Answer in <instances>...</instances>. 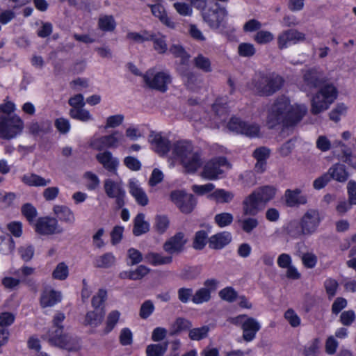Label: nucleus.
<instances>
[{
  "label": "nucleus",
  "instance_id": "obj_53",
  "mask_svg": "<svg viewBox=\"0 0 356 356\" xmlns=\"http://www.w3.org/2000/svg\"><path fill=\"white\" fill-rule=\"evenodd\" d=\"M256 53L254 44L248 42L241 43L238 47V54L242 57H252Z\"/></svg>",
  "mask_w": 356,
  "mask_h": 356
},
{
  "label": "nucleus",
  "instance_id": "obj_11",
  "mask_svg": "<svg viewBox=\"0 0 356 356\" xmlns=\"http://www.w3.org/2000/svg\"><path fill=\"white\" fill-rule=\"evenodd\" d=\"M124 141V136L122 132L114 131L111 134L93 139L90 146L96 150L104 148H117Z\"/></svg>",
  "mask_w": 356,
  "mask_h": 356
},
{
  "label": "nucleus",
  "instance_id": "obj_39",
  "mask_svg": "<svg viewBox=\"0 0 356 356\" xmlns=\"http://www.w3.org/2000/svg\"><path fill=\"white\" fill-rule=\"evenodd\" d=\"M192 327L191 321L184 318H178L171 326L170 334L175 335L189 330Z\"/></svg>",
  "mask_w": 356,
  "mask_h": 356
},
{
  "label": "nucleus",
  "instance_id": "obj_40",
  "mask_svg": "<svg viewBox=\"0 0 356 356\" xmlns=\"http://www.w3.org/2000/svg\"><path fill=\"white\" fill-rule=\"evenodd\" d=\"M237 222L242 230L246 234H250L259 225V221L253 217H248L243 219H239Z\"/></svg>",
  "mask_w": 356,
  "mask_h": 356
},
{
  "label": "nucleus",
  "instance_id": "obj_57",
  "mask_svg": "<svg viewBox=\"0 0 356 356\" xmlns=\"http://www.w3.org/2000/svg\"><path fill=\"white\" fill-rule=\"evenodd\" d=\"M259 131L260 127L258 124L245 122L241 134L245 135L248 137H256L259 135Z\"/></svg>",
  "mask_w": 356,
  "mask_h": 356
},
{
  "label": "nucleus",
  "instance_id": "obj_49",
  "mask_svg": "<svg viewBox=\"0 0 356 356\" xmlns=\"http://www.w3.org/2000/svg\"><path fill=\"white\" fill-rule=\"evenodd\" d=\"M208 240V234L205 231H198L195 234L193 247L195 250H202L206 245Z\"/></svg>",
  "mask_w": 356,
  "mask_h": 356
},
{
  "label": "nucleus",
  "instance_id": "obj_20",
  "mask_svg": "<svg viewBox=\"0 0 356 356\" xmlns=\"http://www.w3.org/2000/svg\"><path fill=\"white\" fill-rule=\"evenodd\" d=\"M62 300V293L60 291L47 287L43 289L40 298L42 307H50L60 302Z\"/></svg>",
  "mask_w": 356,
  "mask_h": 356
},
{
  "label": "nucleus",
  "instance_id": "obj_42",
  "mask_svg": "<svg viewBox=\"0 0 356 356\" xmlns=\"http://www.w3.org/2000/svg\"><path fill=\"white\" fill-rule=\"evenodd\" d=\"M168 348V343L148 345L146 348L147 356H163Z\"/></svg>",
  "mask_w": 356,
  "mask_h": 356
},
{
  "label": "nucleus",
  "instance_id": "obj_64",
  "mask_svg": "<svg viewBox=\"0 0 356 356\" xmlns=\"http://www.w3.org/2000/svg\"><path fill=\"white\" fill-rule=\"evenodd\" d=\"M22 212L29 221H32L37 216L36 209L30 203L24 204Z\"/></svg>",
  "mask_w": 356,
  "mask_h": 356
},
{
  "label": "nucleus",
  "instance_id": "obj_15",
  "mask_svg": "<svg viewBox=\"0 0 356 356\" xmlns=\"http://www.w3.org/2000/svg\"><path fill=\"white\" fill-rule=\"evenodd\" d=\"M188 241V238L182 232H178L168 239L163 245V250L172 256L181 253Z\"/></svg>",
  "mask_w": 356,
  "mask_h": 356
},
{
  "label": "nucleus",
  "instance_id": "obj_6",
  "mask_svg": "<svg viewBox=\"0 0 356 356\" xmlns=\"http://www.w3.org/2000/svg\"><path fill=\"white\" fill-rule=\"evenodd\" d=\"M44 339L47 340L51 346L68 350H76L79 347L78 339L65 332L63 327L49 330Z\"/></svg>",
  "mask_w": 356,
  "mask_h": 356
},
{
  "label": "nucleus",
  "instance_id": "obj_18",
  "mask_svg": "<svg viewBox=\"0 0 356 356\" xmlns=\"http://www.w3.org/2000/svg\"><path fill=\"white\" fill-rule=\"evenodd\" d=\"M202 151L195 147L181 164L188 172H195L202 165Z\"/></svg>",
  "mask_w": 356,
  "mask_h": 356
},
{
  "label": "nucleus",
  "instance_id": "obj_60",
  "mask_svg": "<svg viewBox=\"0 0 356 356\" xmlns=\"http://www.w3.org/2000/svg\"><path fill=\"white\" fill-rule=\"evenodd\" d=\"M245 123V122L242 121L240 118L233 117L229 120L227 124V127L232 131L241 134L243 129L244 128Z\"/></svg>",
  "mask_w": 356,
  "mask_h": 356
},
{
  "label": "nucleus",
  "instance_id": "obj_17",
  "mask_svg": "<svg viewBox=\"0 0 356 356\" xmlns=\"http://www.w3.org/2000/svg\"><path fill=\"white\" fill-rule=\"evenodd\" d=\"M35 231L40 234L49 235L61 233L63 229L56 218L46 217L38 219L35 224Z\"/></svg>",
  "mask_w": 356,
  "mask_h": 356
},
{
  "label": "nucleus",
  "instance_id": "obj_2",
  "mask_svg": "<svg viewBox=\"0 0 356 356\" xmlns=\"http://www.w3.org/2000/svg\"><path fill=\"white\" fill-rule=\"evenodd\" d=\"M276 191V188L272 186H264L257 188L243 200V214L245 216L257 215L269 201L275 197Z\"/></svg>",
  "mask_w": 356,
  "mask_h": 356
},
{
  "label": "nucleus",
  "instance_id": "obj_54",
  "mask_svg": "<svg viewBox=\"0 0 356 356\" xmlns=\"http://www.w3.org/2000/svg\"><path fill=\"white\" fill-rule=\"evenodd\" d=\"M179 72L186 86L193 89L194 85L197 81L196 75L193 72L186 69H180Z\"/></svg>",
  "mask_w": 356,
  "mask_h": 356
},
{
  "label": "nucleus",
  "instance_id": "obj_31",
  "mask_svg": "<svg viewBox=\"0 0 356 356\" xmlns=\"http://www.w3.org/2000/svg\"><path fill=\"white\" fill-rule=\"evenodd\" d=\"M104 315V308L88 312L86 315L84 324L91 327H97L102 323Z\"/></svg>",
  "mask_w": 356,
  "mask_h": 356
},
{
  "label": "nucleus",
  "instance_id": "obj_32",
  "mask_svg": "<svg viewBox=\"0 0 356 356\" xmlns=\"http://www.w3.org/2000/svg\"><path fill=\"white\" fill-rule=\"evenodd\" d=\"M153 36V31L142 30L140 32L129 31L126 35V39L134 43H143L150 41Z\"/></svg>",
  "mask_w": 356,
  "mask_h": 356
},
{
  "label": "nucleus",
  "instance_id": "obj_14",
  "mask_svg": "<svg viewBox=\"0 0 356 356\" xmlns=\"http://www.w3.org/2000/svg\"><path fill=\"white\" fill-rule=\"evenodd\" d=\"M171 200L177 206L182 213H191L196 204L194 196L181 191H175L171 193Z\"/></svg>",
  "mask_w": 356,
  "mask_h": 356
},
{
  "label": "nucleus",
  "instance_id": "obj_27",
  "mask_svg": "<svg viewBox=\"0 0 356 356\" xmlns=\"http://www.w3.org/2000/svg\"><path fill=\"white\" fill-rule=\"evenodd\" d=\"M144 260L146 263L153 266H158L170 264L172 262V257L152 251L145 254Z\"/></svg>",
  "mask_w": 356,
  "mask_h": 356
},
{
  "label": "nucleus",
  "instance_id": "obj_30",
  "mask_svg": "<svg viewBox=\"0 0 356 356\" xmlns=\"http://www.w3.org/2000/svg\"><path fill=\"white\" fill-rule=\"evenodd\" d=\"M327 173L330 176V179H332L339 182L346 181L349 177L346 166L339 163L332 165Z\"/></svg>",
  "mask_w": 356,
  "mask_h": 356
},
{
  "label": "nucleus",
  "instance_id": "obj_44",
  "mask_svg": "<svg viewBox=\"0 0 356 356\" xmlns=\"http://www.w3.org/2000/svg\"><path fill=\"white\" fill-rule=\"evenodd\" d=\"M211 296L209 293V290L203 287L197 289L195 293H193L192 298V302L194 304L200 305L204 302H207L210 300Z\"/></svg>",
  "mask_w": 356,
  "mask_h": 356
},
{
  "label": "nucleus",
  "instance_id": "obj_41",
  "mask_svg": "<svg viewBox=\"0 0 356 356\" xmlns=\"http://www.w3.org/2000/svg\"><path fill=\"white\" fill-rule=\"evenodd\" d=\"M70 116L82 122H88L93 120V116L90 113L88 110L83 108H71L69 112Z\"/></svg>",
  "mask_w": 356,
  "mask_h": 356
},
{
  "label": "nucleus",
  "instance_id": "obj_35",
  "mask_svg": "<svg viewBox=\"0 0 356 356\" xmlns=\"http://www.w3.org/2000/svg\"><path fill=\"white\" fill-rule=\"evenodd\" d=\"M234 197V194L231 191H227L224 189H217L210 195V198L219 203H229Z\"/></svg>",
  "mask_w": 356,
  "mask_h": 356
},
{
  "label": "nucleus",
  "instance_id": "obj_8",
  "mask_svg": "<svg viewBox=\"0 0 356 356\" xmlns=\"http://www.w3.org/2000/svg\"><path fill=\"white\" fill-rule=\"evenodd\" d=\"M227 15L228 12L226 8L220 7L217 3L202 13L204 21L213 29L225 28Z\"/></svg>",
  "mask_w": 356,
  "mask_h": 356
},
{
  "label": "nucleus",
  "instance_id": "obj_51",
  "mask_svg": "<svg viewBox=\"0 0 356 356\" xmlns=\"http://www.w3.org/2000/svg\"><path fill=\"white\" fill-rule=\"evenodd\" d=\"M120 316V313L117 310L112 311L108 314L106 318V327L104 330L105 334L111 332L118 322Z\"/></svg>",
  "mask_w": 356,
  "mask_h": 356
},
{
  "label": "nucleus",
  "instance_id": "obj_43",
  "mask_svg": "<svg viewBox=\"0 0 356 356\" xmlns=\"http://www.w3.org/2000/svg\"><path fill=\"white\" fill-rule=\"evenodd\" d=\"M152 13L154 16L158 17L162 23L168 26H172V22L168 17L163 7L161 5H154L151 7Z\"/></svg>",
  "mask_w": 356,
  "mask_h": 356
},
{
  "label": "nucleus",
  "instance_id": "obj_62",
  "mask_svg": "<svg viewBox=\"0 0 356 356\" xmlns=\"http://www.w3.org/2000/svg\"><path fill=\"white\" fill-rule=\"evenodd\" d=\"M178 299L183 303H187L190 300H192L193 290L191 288L182 287L178 289Z\"/></svg>",
  "mask_w": 356,
  "mask_h": 356
},
{
  "label": "nucleus",
  "instance_id": "obj_7",
  "mask_svg": "<svg viewBox=\"0 0 356 356\" xmlns=\"http://www.w3.org/2000/svg\"><path fill=\"white\" fill-rule=\"evenodd\" d=\"M24 127L23 120L17 115H0V138L13 139L22 132Z\"/></svg>",
  "mask_w": 356,
  "mask_h": 356
},
{
  "label": "nucleus",
  "instance_id": "obj_59",
  "mask_svg": "<svg viewBox=\"0 0 356 356\" xmlns=\"http://www.w3.org/2000/svg\"><path fill=\"white\" fill-rule=\"evenodd\" d=\"M107 292L104 289H99L97 293L92 297V305L95 309H100L101 305L106 300ZM102 307H101L102 309Z\"/></svg>",
  "mask_w": 356,
  "mask_h": 356
},
{
  "label": "nucleus",
  "instance_id": "obj_16",
  "mask_svg": "<svg viewBox=\"0 0 356 356\" xmlns=\"http://www.w3.org/2000/svg\"><path fill=\"white\" fill-rule=\"evenodd\" d=\"M305 35L304 33L296 30L289 29L282 32L277 37V45L279 49L287 48L291 44H296L304 41Z\"/></svg>",
  "mask_w": 356,
  "mask_h": 356
},
{
  "label": "nucleus",
  "instance_id": "obj_45",
  "mask_svg": "<svg viewBox=\"0 0 356 356\" xmlns=\"http://www.w3.org/2000/svg\"><path fill=\"white\" fill-rule=\"evenodd\" d=\"M51 128V122L49 121L46 122H32L29 129L31 134L38 135L47 132Z\"/></svg>",
  "mask_w": 356,
  "mask_h": 356
},
{
  "label": "nucleus",
  "instance_id": "obj_12",
  "mask_svg": "<svg viewBox=\"0 0 356 356\" xmlns=\"http://www.w3.org/2000/svg\"><path fill=\"white\" fill-rule=\"evenodd\" d=\"M104 188L106 195L115 199L118 209L122 208L125 204L126 192L120 181H114L111 179L104 181Z\"/></svg>",
  "mask_w": 356,
  "mask_h": 356
},
{
  "label": "nucleus",
  "instance_id": "obj_22",
  "mask_svg": "<svg viewBox=\"0 0 356 356\" xmlns=\"http://www.w3.org/2000/svg\"><path fill=\"white\" fill-rule=\"evenodd\" d=\"M260 328V323L255 318H246L242 323L243 339L247 342L252 341Z\"/></svg>",
  "mask_w": 356,
  "mask_h": 356
},
{
  "label": "nucleus",
  "instance_id": "obj_28",
  "mask_svg": "<svg viewBox=\"0 0 356 356\" xmlns=\"http://www.w3.org/2000/svg\"><path fill=\"white\" fill-rule=\"evenodd\" d=\"M22 181L31 187H45L51 182L50 179H45L35 173H27L21 178Z\"/></svg>",
  "mask_w": 356,
  "mask_h": 356
},
{
  "label": "nucleus",
  "instance_id": "obj_25",
  "mask_svg": "<svg viewBox=\"0 0 356 356\" xmlns=\"http://www.w3.org/2000/svg\"><path fill=\"white\" fill-rule=\"evenodd\" d=\"M232 240L229 232H222L211 236L209 240V247L213 250H220L228 245Z\"/></svg>",
  "mask_w": 356,
  "mask_h": 356
},
{
  "label": "nucleus",
  "instance_id": "obj_24",
  "mask_svg": "<svg viewBox=\"0 0 356 356\" xmlns=\"http://www.w3.org/2000/svg\"><path fill=\"white\" fill-rule=\"evenodd\" d=\"M194 148L195 147L190 141L179 140L172 146V152L175 158L181 163Z\"/></svg>",
  "mask_w": 356,
  "mask_h": 356
},
{
  "label": "nucleus",
  "instance_id": "obj_13",
  "mask_svg": "<svg viewBox=\"0 0 356 356\" xmlns=\"http://www.w3.org/2000/svg\"><path fill=\"white\" fill-rule=\"evenodd\" d=\"M325 82L323 72L316 68L302 71V83L301 88L307 91L322 86Z\"/></svg>",
  "mask_w": 356,
  "mask_h": 356
},
{
  "label": "nucleus",
  "instance_id": "obj_38",
  "mask_svg": "<svg viewBox=\"0 0 356 356\" xmlns=\"http://www.w3.org/2000/svg\"><path fill=\"white\" fill-rule=\"evenodd\" d=\"M116 22L112 15H102L98 20V27L103 31L109 32L115 30Z\"/></svg>",
  "mask_w": 356,
  "mask_h": 356
},
{
  "label": "nucleus",
  "instance_id": "obj_5",
  "mask_svg": "<svg viewBox=\"0 0 356 356\" xmlns=\"http://www.w3.org/2000/svg\"><path fill=\"white\" fill-rule=\"evenodd\" d=\"M283 79L278 75L256 74L252 80L253 88L261 95L270 96L279 90L283 85Z\"/></svg>",
  "mask_w": 356,
  "mask_h": 356
},
{
  "label": "nucleus",
  "instance_id": "obj_63",
  "mask_svg": "<svg viewBox=\"0 0 356 356\" xmlns=\"http://www.w3.org/2000/svg\"><path fill=\"white\" fill-rule=\"evenodd\" d=\"M150 269L144 265H140L134 270H131L130 280H138L142 279L144 276L147 275Z\"/></svg>",
  "mask_w": 356,
  "mask_h": 356
},
{
  "label": "nucleus",
  "instance_id": "obj_48",
  "mask_svg": "<svg viewBox=\"0 0 356 356\" xmlns=\"http://www.w3.org/2000/svg\"><path fill=\"white\" fill-rule=\"evenodd\" d=\"M115 261V258L112 253L108 252L96 258L95 266L98 268H109Z\"/></svg>",
  "mask_w": 356,
  "mask_h": 356
},
{
  "label": "nucleus",
  "instance_id": "obj_61",
  "mask_svg": "<svg viewBox=\"0 0 356 356\" xmlns=\"http://www.w3.org/2000/svg\"><path fill=\"white\" fill-rule=\"evenodd\" d=\"M356 316L353 310L343 312L339 318L341 323L344 326H350L355 321Z\"/></svg>",
  "mask_w": 356,
  "mask_h": 356
},
{
  "label": "nucleus",
  "instance_id": "obj_29",
  "mask_svg": "<svg viewBox=\"0 0 356 356\" xmlns=\"http://www.w3.org/2000/svg\"><path fill=\"white\" fill-rule=\"evenodd\" d=\"M54 213L60 220L69 225H73L76 218L73 211L65 205H55L53 207Z\"/></svg>",
  "mask_w": 356,
  "mask_h": 356
},
{
  "label": "nucleus",
  "instance_id": "obj_19",
  "mask_svg": "<svg viewBox=\"0 0 356 356\" xmlns=\"http://www.w3.org/2000/svg\"><path fill=\"white\" fill-rule=\"evenodd\" d=\"M97 161L110 173L117 175L119 161L108 150L98 153L95 156Z\"/></svg>",
  "mask_w": 356,
  "mask_h": 356
},
{
  "label": "nucleus",
  "instance_id": "obj_46",
  "mask_svg": "<svg viewBox=\"0 0 356 356\" xmlns=\"http://www.w3.org/2000/svg\"><path fill=\"white\" fill-rule=\"evenodd\" d=\"M69 275V268L64 262H60L52 272V277L57 280H65Z\"/></svg>",
  "mask_w": 356,
  "mask_h": 356
},
{
  "label": "nucleus",
  "instance_id": "obj_34",
  "mask_svg": "<svg viewBox=\"0 0 356 356\" xmlns=\"http://www.w3.org/2000/svg\"><path fill=\"white\" fill-rule=\"evenodd\" d=\"M149 229V223L145 220V215L138 213L134 219L133 233L135 236H140L147 232Z\"/></svg>",
  "mask_w": 356,
  "mask_h": 356
},
{
  "label": "nucleus",
  "instance_id": "obj_23",
  "mask_svg": "<svg viewBox=\"0 0 356 356\" xmlns=\"http://www.w3.org/2000/svg\"><path fill=\"white\" fill-rule=\"evenodd\" d=\"M285 202L288 207H293L306 204L307 197L302 194L300 189H287L284 193Z\"/></svg>",
  "mask_w": 356,
  "mask_h": 356
},
{
  "label": "nucleus",
  "instance_id": "obj_9",
  "mask_svg": "<svg viewBox=\"0 0 356 356\" xmlns=\"http://www.w3.org/2000/svg\"><path fill=\"white\" fill-rule=\"evenodd\" d=\"M230 168V165L225 157H216L207 161L201 172V177L208 180H216L224 174V168Z\"/></svg>",
  "mask_w": 356,
  "mask_h": 356
},
{
  "label": "nucleus",
  "instance_id": "obj_3",
  "mask_svg": "<svg viewBox=\"0 0 356 356\" xmlns=\"http://www.w3.org/2000/svg\"><path fill=\"white\" fill-rule=\"evenodd\" d=\"M321 222L319 211L309 209L302 215L298 223L292 222L289 225L288 233L296 238L311 236L317 232Z\"/></svg>",
  "mask_w": 356,
  "mask_h": 356
},
{
  "label": "nucleus",
  "instance_id": "obj_33",
  "mask_svg": "<svg viewBox=\"0 0 356 356\" xmlns=\"http://www.w3.org/2000/svg\"><path fill=\"white\" fill-rule=\"evenodd\" d=\"M212 108L216 115L215 120L216 122H225L228 115V109L225 104L220 99H218L213 104Z\"/></svg>",
  "mask_w": 356,
  "mask_h": 356
},
{
  "label": "nucleus",
  "instance_id": "obj_37",
  "mask_svg": "<svg viewBox=\"0 0 356 356\" xmlns=\"http://www.w3.org/2000/svg\"><path fill=\"white\" fill-rule=\"evenodd\" d=\"M193 64L197 69L208 73L212 71L211 62L208 57L199 54L193 58Z\"/></svg>",
  "mask_w": 356,
  "mask_h": 356
},
{
  "label": "nucleus",
  "instance_id": "obj_56",
  "mask_svg": "<svg viewBox=\"0 0 356 356\" xmlns=\"http://www.w3.org/2000/svg\"><path fill=\"white\" fill-rule=\"evenodd\" d=\"M273 39V34L268 31H259L254 37V41L261 44L268 43Z\"/></svg>",
  "mask_w": 356,
  "mask_h": 356
},
{
  "label": "nucleus",
  "instance_id": "obj_21",
  "mask_svg": "<svg viewBox=\"0 0 356 356\" xmlns=\"http://www.w3.org/2000/svg\"><path fill=\"white\" fill-rule=\"evenodd\" d=\"M149 141L153 149L160 155H165L170 150V141L159 133H151L149 136Z\"/></svg>",
  "mask_w": 356,
  "mask_h": 356
},
{
  "label": "nucleus",
  "instance_id": "obj_4",
  "mask_svg": "<svg viewBox=\"0 0 356 356\" xmlns=\"http://www.w3.org/2000/svg\"><path fill=\"white\" fill-rule=\"evenodd\" d=\"M337 97V90L332 84L323 85L312 99L311 112L316 115L327 110Z\"/></svg>",
  "mask_w": 356,
  "mask_h": 356
},
{
  "label": "nucleus",
  "instance_id": "obj_55",
  "mask_svg": "<svg viewBox=\"0 0 356 356\" xmlns=\"http://www.w3.org/2000/svg\"><path fill=\"white\" fill-rule=\"evenodd\" d=\"M214 219L219 227H224L232 222L234 217L231 213L225 212L216 215Z\"/></svg>",
  "mask_w": 356,
  "mask_h": 356
},
{
  "label": "nucleus",
  "instance_id": "obj_50",
  "mask_svg": "<svg viewBox=\"0 0 356 356\" xmlns=\"http://www.w3.org/2000/svg\"><path fill=\"white\" fill-rule=\"evenodd\" d=\"M170 52L177 58H180L181 63L183 65L188 63L189 55L185 51L184 48L179 44H172L170 49Z\"/></svg>",
  "mask_w": 356,
  "mask_h": 356
},
{
  "label": "nucleus",
  "instance_id": "obj_26",
  "mask_svg": "<svg viewBox=\"0 0 356 356\" xmlns=\"http://www.w3.org/2000/svg\"><path fill=\"white\" fill-rule=\"evenodd\" d=\"M129 189L130 194L138 204L146 206L148 204V197L137 180L131 179L129 181Z\"/></svg>",
  "mask_w": 356,
  "mask_h": 356
},
{
  "label": "nucleus",
  "instance_id": "obj_47",
  "mask_svg": "<svg viewBox=\"0 0 356 356\" xmlns=\"http://www.w3.org/2000/svg\"><path fill=\"white\" fill-rule=\"evenodd\" d=\"M30 280L25 279H17L12 277H5L1 280V284L6 289L14 290L16 289L21 282H24L27 285H30Z\"/></svg>",
  "mask_w": 356,
  "mask_h": 356
},
{
  "label": "nucleus",
  "instance_id": "obj_52",
  "mask_svg": "<svg viewBox=\"0 0 356 356\" xmlns=\"http://www.w3.org/2000/svg\"><path fill=\"white\" fill-rule=\"evenodd\" d=\"M209 331V327L204 325L201 327L191 329L188 336L191 340L200 341L207 337Z\"/></svg>",
  "mask_w": 356,
  "mask_h": 356
},
{
  "label": "nucleus",
  "instance_id": "obj_36",
  "mask_svg": "<svg viewBox=\"0 0 356 356\" xmlns=\"http://www.w3.org/2000/svg\"><path fill=\"white\" fill-rule=\"evenodd\" d=\"M150 41L153 42V47L159 54H164L168 49L165 37L160 33L153 32Z\"/></svg>",
  "mask_w": 356,
  "mask_h": 356
},
{
  "label": "nucleus",
  "instance_id": "obj_1",
  "mask_svg": "<svg viewBox=\"0 0 356 356\" xmlns=\"http://www.w3.org/2000/svg\"><path fill=\"white\" fill-rule=\"evenodd\" d=\"M307 107L304 104H291L286 96L277 97L268 110L267 124L270 128L277 125L293 126L306 115Z\"/></svg>",
  "mask_w": 356,
  "mask_h": 356
},
{
  "label": "nucleus",
  "instance_id": "obj_58",
  "mask_svg": "<svg viewBox=\"0 0 356 356\" xmlns=\"http://www.w3.org/2000/svg\"><path fill=\"white\" fill-rule=\"evenodd\" d=\"M302 264L307 268H313L317 264V257L312 252H305L301 257Z\"/></svg>",
  "mask_w": 356,
  "mask_h": 356
},
{
  "label": "nucleus",
  "instance_id": "obj_10",
  "mask_svg": "<svg viewBox=\"0 0 356 356\" xmlns=\"http://www.w3.org/2000/svg\"><path fill=\"white\" fill-rule=\"evenodd\" d=\"M143 77L144 82L149 88L161 92H165L172 81V77L168 72L154 73L153 69L147 70Z\"/></svg>",
  "mask_w": 356,
  "mask_h": 356
}]
</instances>
